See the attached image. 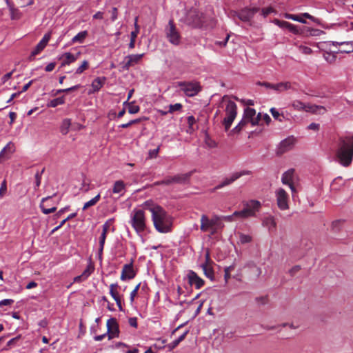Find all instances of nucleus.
<instances>
[{
  "label": "nucleus",
  "instance_id": "19",
  "mask_svg": "<svg viewBox=\"0 0 353 353\" xmlns=\"http://www.w3.org/2000/svg\"><path fill=\"white\" fill-rule=\"evenodd\" d=\"M136 274L133 269L132 263L125 264L123 266V269L121 274V279L122 281L130 280L135 276Z\"/></svg>",
  "mask_w": 353,
  "mask_h": 353
},
{
  "label": "nucleus",
  "instance_id": "33",
  "mask_svg": "<svg viewBox=\"0 0 353 353\" xmlns=\"http://www.w3.org/2000/svg\"><path fill=\"white\" fill-rule=\"evenodd\" d=\"M201 268L203 269L204 274L209 279H212L214 277V270L212 265L201 264Z\"/></svg>",
  "mask_w": 353,
  "mask_h": 353
},
{
  "label": "nucleus",
  "instance_id": "18",
  "mask_svg": "<svg viewBox=\"0 0 353 353\" xmlns=\"http://www.w3.org/2000/svg\"><path fill=\"white\" fill-rule=\"evenodd\" d=\"M114 222V219H108L103 225V230L99 237V252H102L105 241L106 239L107 232L110 230L111 225Z\"/></svg>",
  "mask_w": 353,
  "mask_h": 353
},
{
  "label": "nucleus",
  "instance_id": "38",
  "mask_svg": "<svg viewBox=\"0 0 353 353\" xmlns=\"http://www.w3.org/2000/svg\"><path fill=\"white\" fill-rule=\"evenodd\" d=\"M64 103L63 97H58L51 100L48 104V106L52 108H55L59 105H61Z\"/></svg>",
  "mask_w": 353,
  "mask_h": 353
},
{
  "label": "nucleus",
  "instance_id": "13",
  "mask_svg": "<svg viewBox=\"0 0 353 353\" xmlns=\"http://www.w3.org/2000/svg\"><path fill=\"white\" fill-rule=\"evenodd\" d=\"M54 196L55 194L52 196H47L41 199L39 206L43 214H48L57 210V206L52 203V197Z\"/></svg>",
  "mask_w": 353,
  "mask_h": 353
},
{
  "label": "nucleus",
  "instance_id": "52",
  "mask_svg": "<svg viewBox=\"0 0 353 353\" xmlns=\"http://www.w3.org/2000/svg\"><path fill=\"white\" fill-rule=\"evenodd\" d=\"M274 10L272 7H267L264 8L261 10V15H263V17H266L271 13L274 12Z\"/></svg>",
  "mask_w": 353,
  "mask_h": 353
},
{
  "label": "nucleus",
  "instance_id": "1",
  "mask_svg": "<svg viewBox=\"0 0 353 353\" xmlns=\"http://www.w3.org/2000/svg\"><path fill=\"white\" fill-rule=\"evenodd\" d=\"M143 206L151 212L154 226L158 232L168 233L171 231L172 218L162 207L154 205L151 201H145Z\"/></svg>",
  "mask_w": 353,
  "mask_h": 353
},
{
  "label": "nucleus",
  "instance_id": "58",
  "mask_svg": "<svg viewBox=\"0 0 353 353\" xmlns=\"http://www.w3.org/2000/svg\"><path fill=\"white\" fill-rule=\"evenodd\" d=\"M141 286V283H139L135 288L130 293V301L132 303L134 300V297L136 296L137 292Z\"/></svg>",
  "mask_w": 353,
  "mask_h": 353
},
{
  "label": "nucleus",
  "instance_id": "59",
  "mask_svg": "<svg viewBox=\"0 0 353 353\" xmlns=\"http://www.w3.org/2000/svg\"><path fill=\"white\" fill-rule=\"evenodd\" d=\"M159 151V147L156 149L150 150L148 152L149 158L150 159L156 158L158 155Z\"/></svg>",
  "mask_w": 353,
  "mask_h": 353
},
{
  "label": "nucleus",
  "instance_id": "49",
  "mask_svg": "<svg viewBox=\"0 0 353 353\" xmlns=\"http://www.w3.org/2000/svg\"><path fill=\"white\" fill-rule=\"evenodd\" d=\"M252 126H255L257 125H262V114L259 113L257 115H255L254 119L251 123Z\"/></svg>",
  "mask_w": 353,
  "mask_h": 353
},
{
  "label": "nucleus",
  "instance_id": "32",
  "mask_svg": "<svg viewBox=\"0 0 353 353\" xmlns=\"http://www.w3.org/2000/svg\"><path fill=\"white\" fill-rule=\"evenodd\" d=\"M256 115V110L254 108H247L244 110L243 117L249 122L252 123Z\"/></svg>",
  "mask_w": 353,
  "mask_h": 353
},
{
  "label": "nucleus",
  "instance_id": "57",
  "mask_svg": "<svg viewBox=\"0 0 353 353\" xmlns=\"http://www.w3.org/2000/svg\"><path fill=\"white\" fill-rule=\"evenodd\" d=\"M202 264L212 265L213 261L210 259L209 250H207L205 254V261Z\"/></svg>",
  "mask_w": 353,
  "mask_h": 353
},
{
  "label": "nucleus",
  "instance_id": "29",
  "mask_svg": "<svg viewBox=\"0 0 353 353\" xmlns=\"http://www.w3.org/2000/svg\"><path fill=\"white\" fill-rule=\"evenodd\" d=\"M274 23L280 28L288 29L290 31L292 32H297L296 27L293 24H291L288 21L276 19L274 21Z\"/></svg>",
  "mask_w": 353,
  "mask_h": 353
},
{
  "label": "nucleus",
  "instance_id": "46",
  "mask_svg": "<svg viewBox=\"0 0 353 353\" xmlns=\"http://www.w3.org/2000/svg\"><path fill=\"white\" fill-rule=\"evenodd\" d=\"M294 45L298 47V48L299 49V50L303 53V54H310L312 53V50L307 47V46H302V45H297L296 43H294Z\"/></svg>",
  "mask_w": 353,
  "mask_h": 353
},
{
  "label": "nucleus",
  "instance_id": "63",
  "mask_svg": "<svg viewBox=\"0 0 353 353\" xmlns=\"http://www.w3.org/2000/svg\"><path fill=\"white\" fill-rule=\"evenodd\" d=\"M301 270V267L299 265H295L293 268H292L289 270V274L293 276L296 274V272H298Z\"/></svg>",
  "mask_w": 353,
  "mask_h": 353
},
{
  "label": "nucleus",
  "instance_id": "23",
  "mask_svg": "<svg viewBox=\"0 0 353 353\" xmlns=\"http://www.w3.org/2000/svg\"><path fill=\"white\" fill-rule=\"evenodd\" d=\"M118 288H119V285L117 283L111 284L110 285V294H111L112 297L116 301L119 310H122L121 300V298H120L119 293L117 290Z\"/></svg>",
  "mask_w": 353,
  "mask_h": 353
},
{
  "label": "nucleus",
  "instance_id": "15",
  "mask_svg": "<svg viewBox=\"0 0 353 353\" xmlns=\"http://www.w3.org/2000/svg\"><path fill=\"white\" fill-rule=\"evenodd\" d=\"M187 279L188 283L191 286H194L196 289L201 288L205 284L204 280L199 277L198 274L192 270L188 271L187 274Z\"/></svg>",
  "mask_w": 353,
  "mask_h": 353
},
{
  "label": "nucleus",
  "instance_id": "10",
  "mask_svg": "<svg viewBox=\"0 0 353 353\" xmlns=\"http://www.w3.org/2000/svg\"><path fill=\"white\" fill-rule=\"evenodd\" d=\"M276 204L281 210L289 209V196L286 191L280 188L275 191Z\"/></svg>",
  "mask_w": 353,
  "mask_h": 353
},
{
  "label": "nucleus",
  "instance_id": "31",
  "mask_svg": "<svg viewBox=\"0 0 353 353\" xmlns=\"http://www.w3.org/2000/svg\"><path fill=\"white\" fill-rule=\"evenodd\" d=\"M60 59L63 60L62 65H65L74 62L77 57L70 52H66L63 54Z\"/></svg>",
  "mask_w": 353,
  "mask_h": 353
},
{
  "label": "nucleus",
  "instance_id": "39",
  "mask_svg": "<svg viewBox=\"0 0 353 353\" xmlns=\"http://www.w3.org/2000/svg\"><path fill=\"white\" fill-rule=\"evenodd\" d=\"M270 111L274 119L278 120L281 122L283 121L284 116L283 114H281L275 108H272Z\"/></svg>",
  "mask_w": 353,
  "mask_h": 353
},
{
  "label": "nucleus",
  "instance_id": "4",
  "mask_svg": "<svg viewBox=\"0 0 353 353\" xmlns=\"http://www.w3.org/2000/svg\"><path fill=\"white\" fill-rule=\"evenodd\" d=\"M130 223L137 233L144 232L146 228L144 211L141 209H134L130 214Z\"/></svg>",
  "mask_w": 353,
  "mask_h": 353
},
{
  "label": "nucleus",
  "instance_id": "21",
  "mask_svg": "<svg viewBox=\"0 0 353 353\" xmlns=\"http://www.w3.org/2000/svg\"><path fill=\"white\" fill-rule=\"evenodd\" d=\"M108 332L110 334V338L118 336L119 328L117 321L114 319L111 318L107 322Z\"/></svg>",
  "mask_w": 353,
  "mask_h": 353
},
{
  "label": "nucleus",
  "instance_id": "43",
  "mask_svg": "<svg viewBox=\"0 0 353 353\" xmlns=\"http://www.w3.org/2000/svg\"><path fill=\"white\" fill-rule=\"evenodd\" d=\"M173 183H174L173 176H167L164 179H163L160 181H157L156 183V184H157V185H171Z\"/></svg>",
  "mask_w": 353,
  "mask_h": 353
},
{
  "label": "nucleus",
  "instance_id": "12",
  "mask_svg": "<svg viewBox=\"0 0 353 353\" xmlns=\"http://www.w3.org/2000/svg\"><path fill=\"white\" fill-rule=\"evenodd\" d=\"M258 7L245 8L241 10L235 12L236 16L243 22L250 21L254 14L259 11Z\"/></svg>",
  "mask_w": 353,
  "mask_h": 353
},
{
  "label": "nucleus",
  "instance_id": "22",
  "mask_svg": "<svg viewBox=\"0 0 353 353\" xmlns=\"http://www.w3.org/2000/svg\"><path fill=\"white\" fill-rule=\"evenodd\" d=\"M307 112H310L312 114H323L326 109L325 107L317 105H312L310 103L305 104L304 110Z\"/></svg>",
  "mask_w": 353,
  "mask_h": 353
},
{
  "label": "nucleus",
  "instance_id": "56",
  "mask_svg": "<svg viewBox=\"0 0 353 353\" xmlns=\"http://www.w3.org/2000/svg\"><path fill=\"white\" fill-rule=\"evenodd\" d=\"M88 68V61H83L82 64L77 69L76 73L81 74Z\"/></svg>",
  "mask_w": 353,
  "mask_h": 353
},
{
  "label": "nucleus",
  "instance_id": "40",
  "mask_svg": "<svg viewBox=\"0 0 353 353\" xmlns=\"http://www.w3.org/2000/svg\"><path fill=\"white\" fill-rule=\"evenodd\" d=\"M128 112L130 114H136L139 112L140 108L139 105H135L134 102L128 103Z\"/></svg>",
  "mask_w": 353,
  "mask_h": 353
},
{
  "label": "nucleus",
  "instance_id": "48",
  "mask_svg": "<svg viewBox=\"0 0 353 353\" xmlns=\"http://www.w3.org/2000/svg\"><path fill=\"white\" fill-rule=\"evenodd\" d=\"M168 112L172 113L176 111H179L182 108V105L181 103H175V104H170L168 107Z\"/></svg>",
  "mask_w": 353,
  "mask_h": 353
},
{
  "label": "nucleus",
  "instance_id": "60",
  "mask_svg": "<svg viewBox=\"0 0 353 353\" xmlns=\"http://www.w3.org/2000/svg\"><path fill=\"white\" fill-rule=\"evenodd\" d=\"M229 38H230V34H228L223 41H217L215 42V44L218 45L221 47H225L227 45Z\"/></svg>",
  "mask_w": 353,
  "mask_h": 353
},
{
  "label": "nucleus",
  "instance_id": "24",
  "mask_svg": "<svg viewBox=\"0 0 353 353\" xmlns=\"http://www.w3.org/2000/svg\"><path fill=\"white\" fill-rule=\"evenodd\" d=\"M15 151V146L12 142H9L1 151L0 159H8Z\"/></svg>",
  "mask_w": 353,
  "mask_h": 353
},
{
  "label": "nucleus",
  "instance_id": "41",
  "mask_svg": "<svg viewBox=\"0 0 353 353\" xmlns=\"http://www.w3.org/2000/svg\"><path fill=\"white\" fill-rule=\"evenodd\" d=\"M292 107L294 110L301 111L304 110L305 103L299 100H295L292 103Z\"/></svg>",
  "mask_w": 353,
  "mask_h": 353
},
{
  "label": "nucleus",
  "instance_id": "50",
  "mask_svg": "<svg viewBox=\"0 0 353 353\" xmlns=\"http://www.w3.org/2000/svg\"><path fill=\"white\" fill-rule=\"evenodd\" d=\"M137 19H138V18L136 17L135 18V23H134L135 30L134 31L131 32V33H130V39L136 40V38H137V34L139 33V26L137 25Z\"/></svg>",
  "mask_w": 353,
  "mask_h": 353
},
{
  "label": "nucleus",
  "instance_id": "7",
  "mask_svg": "<svg viewBox=\"0 0 353 353\" xmlns=\"http://www.w3.org/2000/svg\"><path fill=\"white\" fill-rule=\"evenodd\" d=\"M165 33L168 41L174 46H179L181 37L172 19H170L165 28Z\"/></svg>",
  "mask_w": 353,
  "mask_h": 353
},
{
  "label": "nucleus",
  "instance_id": "26",
  "mask_svg": "<svg viewBox=\"0 0 353 353\" xmlns=\"http://www.w3.org/2000/svg\"><path fill=\"white\" fill-rule=\"evenodd\" d=\"M292 88V83L290 81H282L275 83L274 91L278 93L291 90Z\"/></svg>",
  "mask_w": 353,
  "mask_h": 353
},
{
  "label": "nucleus",
  "instance_id": "37",
  "mask_svg": "<svg viewBox=\"0 0 353 353\" xmlns=\"http://www.w3.org/2000/svg\"><path fill=\"white\" fill-rule=\"evenodd\" d=\"M45 171V168H43L41 171H37L35 174V186L34 189H37L39 187L41 181V176Z\"/></svg>",
  "mask_w": 353,
  "mask_h": 353
},
{
  "label": "nucleus",
  "instance_id": "16",
  "mask_svg": "<svg viewBox=\"0 0 353 353\" xmlns=\"http://www.w3.org/2000/svg\"><path fill=\"white\" fill-rule=\"evenodd\" d=\"M51 37L50 32L46 34L42 39L36 46L30 55V59L32 60L36 55L39 54L47 46Z\"/></svg>",
  "mask_w": 353,
  "mask_h": 353
},
{
  "label": "nucleus",
  "instance_id": "8",
  "mask_svg": "<svg viewBox=\"0 0 353 353\" xmlns=\"http://www.w3.org/2000/svg\"><path fill=\"white\" fill-rule=\"evenodd\" d=\"M185 21L187 24L195 28L203 26L205 22V17L203 13L200 12L196 9L190 10L188 12Z\"/></svg>",
  "mask_w": 353,
  "mask_h": 353
},
{
  "label": "nucleus",
  "instance_id": "64",
  "mask_svg": "<svg viewBox=\"0 0 353 353\" xmlns=\"http://www.w3.org/2000/svg\"><path fill=\"white\" fill-rule=\"evenodd\" d=\"M342 223H343V221L341 220H336L332 222V226L334 230H339V228Z\"/></svg>",
  "mask_w": 353,
  "mask_h": 353
},
{
  "label": "nucleus",
  "instance_id": "53",
  "mask_svg": "<svg viewBox=\"0 0 353 353\" xmlns=\"http://www.w3.org/2000/svg\"><path fill=\"white\" fill-rule=\"evenodd\" d=\"M219 216L221 217V221L223 220V221H225L228 222H231V221H234L235 218H239V215H234V212L232 215Z\"/></svg>",
  "mask_w": 353,
  "mask_h": 353
},
{
  "label": "nucleus",
  "instance_id": "2",
  "mask_svg": "<svg viewBox=\"0 0 353 353\" xmlns=\"http://www.w3.org/2000/svg\"><path fill=\"white\" fill-rule=\"evenodd\" d=\"M336 161L343 167H349L353 161V134L340 137L336 141Z\"/></svg>",
  "mask_w": 353,
  "mask_h": 353
},
{
  "label": "nucleus",
  "instance_id": "54",
  "mask_svg": "<svg viewBox=\"0 0 353 353\" xmlns=\"http://www.w3.org/2000/svg\"><path fill=\"white\" fill-rule=\"evenodd\" d=\"M7 191V183L6 181L3 180L0 187V198H2Z\"/></svg>",
  "mask_w": 353,
  "mask_h": 353
},
{
  "label": "nucleus",
  "instance_id": "3",
  "mask_svg": "<svg viewBox=\"0 0 353 353\" xmlns=\"http://www.w3.org/2000/svg\"><path fill=\"white\" fill-rule=\"evenodd\" d=\"M224 225L221 222V217L214 215L209 219L205 214L201 215L200 229L203 232H210L212 235L215 234L218 230L223 228Z\"/></svg>",
  "mask_w": 353,
  "mask_h": 353
},
{
  "label": "nucleus",
  "instance_id": "42",
  "mask_svg": "<svg viewBox=\"0 0 353 353\" xmlns=\"http://www.w3.org/2000/svg\"><path fill=\"white\" fill-rule=\"evenodd\" d=\"M252 236L243 233L239 234V241L241 244H245L252 241Z\"/></svg>",
  "mask_w": 353,
  "mask_h": 353
},
{
  "label": "nucleus",
  "instance_id": "9",
  "mask_svg": "<svg viewBox=\"0 0 353 353\" xmlns=\"http://www.w3.org/2000/svg\"><path fill=\"white\" fill-rule=\"evenodd\" d=\"M178 86L188 97H194L201 90V87L198 81H180Z\"/></svg>",
  "mask_w": 353,
  "mask_h": 353
},
{
  "label": "nucleus",
  "instance_id": "30",
  "mask_svg": "<svg viewBox=\"0 0 353 353\" xmlns=\"http://www.w3.org/2000/svg\"><path fill=\"white\" fill-rule=\"evenodd\" d=\"M190 173L179 174L173 176L174 183L183 184L188 181Z\"/></svg>",
  "mask_w": 353,
  "mask_h": 353
},
{
  "label": "nucleus",
  "instance_id": "5",
  "mask_svg": "<svg viewBox=\"0 0 353 353\" xmlns=\"http://www.w3.org/2000/svg\"><path fill=\"white\" fill-rule=\"evenodd\" d=\"M261 207V203L260 201L250 200L244 203V207L242 210L235 211L234 215H239V218L241 219L255 216L256 213L259 211Z\"/></svg>",
  "mask_w": 353,
  "mask_h": 353
},
{
  "label": "nucleus",
  "instance_id": "44",
  "mask_svg": "<svg viewBox=\"0 0 353 353\" xmlns=\"http://www.w3.org/2000/svg\"><path fill=\"white\" fill-rule=\"evenodd\" d=\"M234 270V266L230 265L225 268L224 269V279L225 283H228V280L230 279V273Z\"/></svg>",
  "mask_w": 353,
  "mask_h": 353
},
{
  "label": "nucleus",
  "instance_id": "45",
  "mask_svg": "<svg viewBox=\"0 0 353 353\" xmlns=\"http://www.w3.org/2000/svg\"><path fill=\"white\" fill-rule=\"evenodd\" d=\"M286 18L289 19H292L293 21H299L302 23H305L306 21L304 20L302 17H300L299 15L292 14H287Z\"/></svg>",
  "mask_w": 353,
  "mask_h": 353
},
{
  "label": "nucleus",
  "instance_id": "34",
  "mask_svg": "<svg viewBox=\"0 0 353 353\" xmlns=\"http://www.w3.org/2000/svg\"><path fill=\"white\" fill-rule=\"evenodd\" d=\"M71 125V121L68 119H65L61 123L60 127V131L62 134L65 135L69 132V128Z\"/></svg>",
  "mask_w": 353,
  "mask_h": 353
},
{
  "label": "nucleus",
  "instance_id": "47",
  "mask_svg": "<svg viewBox=\"0 0 353 353\" xmlns=\"http://www.w3.org/2000/svg\"><path fill=\"white\" fill-rule=\"evenodd\" d=\"M88 272V265L84 270L83 274L80 276H77L74 279V282H80L82 280L86 279Z\"/></svg>",
  "mask_w": 353,
  "mask_h": 353
},
{
  "label": "nucleus",
  "instance_id": "25",
  "mask_svg": "<svg viewBox=\"0 0 353 353\" xmlns=\"http://www.w3.org/2000/svg\"><path fill=\"white\" fill-rule=\"evenodd\" d=\"M125 192V184L121 180L116 181L113 185L112 192L119 194L120 196L123 195Z\"/></svg>",
  "mask_w": 353,
  "mask_h": 353
},
{
  "label": "nucleus",
  "instance_id": "28",
  "mask_svg": "<svg viewBox=\"0 0 353 353\" xmlns=\"http://www.w3.org/2000/svg\"><path fill=\"white\" fill-rule=\"evenodd\" d=\"M105 81V78L104 77H98L95 79L92 82V92H97L99 91L103 85Z\"/></svg>",
  "mask_w": 353,
  "mask_h": 353
},
{
  "label": "nucleus",
  "instance_id": "6",
  "mask_svg": "<svg viewBox=\"0 0 353 353\" xmlns=\"http://www.w3.org/2000/svg\"><path fill=\"white\" fill-rule=\"evenodd\" d=\"M225 117L223 119V125L225 131H228L231 127L234 120L237 114L236 104L232 101H228L225 107Z\"/></svg>",
  "mask_w": 353,
  "mask_h": 353
},
{
  "label": "nucleus",
  "instance_id": "36",
  "mask_svg": "<svg viewBox=\"0 0 353 353\" xmlns=\"http://www.w3.org/2000/svg\"><path fill=\"white\" fill-rule=\"evenodd\" d=\"M87 34H88V33H87L86 30L82 31V32L78 33L76 36H74L73 37L72 41L74 43H75V42H80L81 43V42H82V41L83 39H85V37H87Z\"/></svg>",
  "mask_w": 353,
  "mask_h": 353
},
{
  "label": "nucleus",
  "instance_id": "35",
  "mask_svg": "<svg viewBox=\"0 0 353 353\" xmlns=\"http://www.w3.org/2000/svg\"><path fill=\"white\" fill-rule=\"evenodd\" d=\"M263 224L265 226L268 227L269 229H270L272 228H275L276 225L274 218L272 216H268L265 219H264V220L263 221Z\"/></svg>",
  "mask_w": 353,
  "mask_h": 353
},
{
  "label": "nucleus",
  "instance_id": "55",
  "mask_svg": "<svg viewBox=\"0 0 353 353\" xmlns=\"http://www.w3.org/2000/svg\"><path fill=\"white\" fill-rule=\"evenodd\" d=\"M257 85L264 86L267 89H272L274 91L275 83H271L269 82H258Z\"/></svg>",
  "mask_w": 353,
  "mask_h": 353
},
{
  "label": "nucleus",
  "instance_id": "20",
  "mask_svg": "<svg viewBox=\"0 0 353 353\" xmlns=\"http://www.w3.org/2000/svg\"><path fill=\"white\" fill-rule=\"evenodd\" d=\"M293 174H294V170L290 169L288 171L285 172L281 177V181L285 185H288L290 188L292 192L294 193L295 190V188L292 183L293 180Z\"/></svg>",
  "mask_w": 353,
  "mask_h": 353
},
{
  "label": "nucleus",
  "instance_id": "11",
  "mask_svg": "<svg viewBox=\"0 0 353 353\" xmlns=\"http://www.w3.org/2000/svg\"><path fill=\"white\" fill-rule=\"evenodd\" d=\"M296 143V139L294 136H289L281 141L276 148V154L281 155L292 150Z\"/></svg>",
  "mask_w": 353,
  "mask_h": 353
},
{
  "label": "nucleus",
  "instance_id": "14",
  "mask_svg": "<svg viewBox=\"0 0 353 353\" xmlns=\"http://www.w3.org/2000/svg\"><path fill=\"white\" fill-rule=\"evenodd\" d=\"M252 174V172L250 170H242L240 172H236L232 174V175L225 179L220 184H219L215 189H220L224 186L228 185L235 181L236 179L244 175H250Z\"/></svg>",
  "mask_w": 353,
  "mask_h": 353
},
{
  "label": "nucleus",
  "instance_id": "62",
  "mask_svg": "<svg viewBox=\"0 0 353 353\" xmlns=\"http://www.w3.org/2000/svg\"><path fill=\"white\" fill-rule=\"evenodd\" d=\"M14 303L13 299H3L0 301V307H3L4 305H10Z\"/></svg>",
  "mask_w": 353,
  "mask_h": 353
},
{
  "label": "nucleus",
  "instance_id": "17",
  "mask_svg": "<svg viewBox=\"0 0 353 353\" xmlns=\"http://www.w3.org/2000/svg\"><path fill=\"white\" fill-rule=\"evenodd\" d=\"M143 55L144 54H137L126 56L123 62V69L128 70L130 67L137 64L141 61Z\"/></svg>",
  "mask_w": 353,
  "mask_h": 353
},
{
  "label": "nucleus",
  "instance_id": "51",
  "mask_svg": "<svg viewBox=\"0 0 353 353\" xmlns=\"http://www.w3.org/2000/svg\"><path fill=\"white\" fill-rule=\"evenodd\" d=\"M248 123L249 122L243 117L241 119V121L238 123V125L234 128V130L236 132L241 131Z\"/></svg>",
  "mask_w": 353,
  "mask_h": 353
},
{
  "label": "nucleus",
  "instance_id": "27",
  "mask_svg": "<svg viewBox=\"0 0 353 353\" xmlns=\"http://www.w3.org/2000/svg\"><path fill=\"white\" fill-rule=\"evenodd\" d=\"M332 44L334 46H344L345 48L341 50V52L344 53H350L353 52V41H343V42H336L333 41Z\"/></svg>",
  "mask_w": 353,
  "mask_h": 353
},
{
  "label": "nucleus",
  "instance_id": "61",
  "mask_svg": "<svg viewBox=\"0 0 353 353\" xmlns=\"http://www.w3.org/2000/svg\"><path fill=\"white\" fill-rule=\"evenodd\" d=\"M118 10L117 8L114 7L111 10V20L114 21L117 19Z\"/></svg>",
  "mask_w": 353,
  "mask_h": 353
}]
</instances>
